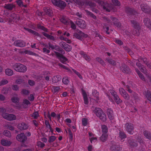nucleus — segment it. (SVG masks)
<instances>
[{"label":"nucleus","mask_w":151,"mask_h":151,"mask_svg":"<svg viewBox=\"0 0 151 151\" xmlns=\"http://www.w3.org/2000/svg\"><path fill=\"white\" fill-rule=\"evenodd\" d=\"M73 36L78 39L82 40L83 38L87 37H88V35L81 31L77 29L73 33Z\"/></svg>","instance_id":"7ed1b4c3"},{"label":"nucleus","mask_w":151,"mask_h":151,"mask_svg":"<svg viewBox=\"0 0 151 151\" xmlns=\"http://www.w3.org/2000/svg\"><path fill=\"white\" fill-rule=\"evenodd\" d=\"M4 119L9 121H12L16 119V116L13 114H9L7 113L3 117Z\"/></svg>","instance_id":"f8f14e48"},{"label":"nucleus","mask_w":151,"mask_h":151,"mask_svg":"<svg viewBox=\"0 0 151 151\" xmlns=\"http://www.w3.org/2000/svg\"><path fill=\"white\" fill-rule=\"evenodd\" d=\"M110 150L111 151H120L122 150V148L119 145L114 144L111 146Z\"/></svg>","instance_id":"2eb2a0df"},{"label":"nucleus","mask_w":151,"mask_h":151,"mask_svg":"<svg viewBox=\"0 0 151 151\" xmlns=\"http://www.w3.org/2000/svg\"><path fill=\"white\" fill-rule=\"evenodd\" d=\"M11 91V88L10 87L3 88L1 90L2 93L4 94H7Z\"/></svg>","instance_id":"bb28decb"},{"label":"nucleus","mask_w":151,"mask_h":151,"mask_svg":"<svg viewBox=\"0 0 151 151\" xmlns=\"http://www.w3.org/2000/svg\"><path fill=\"white\" fill-rule=\"evenodd\" d=\"M13 44L16 46L20 47H23L25 45V43L24 41L19 40H15Z\"/></svg>","instance_id":"ddd939ff"},{"label":"nucleus","mask_w":151,"mask_h":151,"mask_svg":"<svg viewBox=\"0 0 151 151\" xmlns=\"http://www.w3.org/2000/svg\"><path fill=\"white\" fill-rule=\"evenodd\" d=\"M55 54L57 57L58 59L62 63L65 64L66 63V62L68 61V59L63 55L60 54V53L55 51Z\"/></svg>","instance_id":"39448f33"},{"label":"nucleus","mask_w":151,"mask_h":151,"mask_svg":"<svg viewBox=\"0 0 151 151\" xmlns=\"http://www.w3.org/2000/svg\"><path fill=\"white\" fill-rule=\"evenodd\" d=\"M143 21L145 25L148 28L151 29V20L147 18H145L144 19Z\"/></svg>","instance_id":"a211bd4d"},{"label":"nucleus","mask_w":151,"mask_h":151,"mask_svg":"<svg viewBox=\"0 0 151 151\" xmlns=\"http://www.w3.org/2000/svg\"><path fill=\"white\" fill-rule=\"evenodd\" d=\"M119 137L122 139L127 137V136L124 132L120 130Z\"/></svg>","instance_id":"4c0bfd02"},{"label":"nucleus","mask_w":151,"mask_h":151,"mask_svg":"<svg viewBox=\"0 0 151 151\" xmlns=\"http://www.w3.org/2000/svg\"><path fill=\"white\" fill-rule=\"evenodd\" d=\"M107 114L110 120H113L114 119L113 111L111 109H108L107 110Z\"/></svg>","instance_id":"412c9836"},{"label":"nucleus","mask_w":151,"mask_h":151,"mask_svg":"<svg viewBox=\"0 0 151 151\" xmlns=\"http://www.w3.org/2000/svg\"><path fill=\"white\" fill-rule=\"evenodd\" d=\"M110 92L111 93V94L112 95V96H113V98L114 97H116V96L117 95V93L116 92H115L114 90H110Z\"/></svg>","instance_id":"338daca9"},{"label":"nucleus","mask_w":151,"mask_h":151,"mask_svg":"<svg viewBox=\"0 0 151 151\" xmlns=\"http://www.w3.org/2000/svg\"><path fill=\"white\" fill-rule=\"evenodd\" d=\"M114 99L116 103L119 104L122 102V101L119 98V96L117 95L114 98Z\"/></svg>","instance_id":"f704fd0d"},{"label":"nucleus","mask_w":151,"mask_h":151,"mask_svg":"<svg viewBox=\"0 0 151 151\" xmlns=\"http://www.w3.org/2000/svg\"><path fill=\"white\" fill-rule=\"evenodd\" d=\"M44 12L46 14L49 16H52L53 14L52 10L49 7L44 8Z\"/></svg>","instance_id":"a878e982"},{"label":"nucleus","mask_w":151,"mask_h":151,"mask_svg":"<svg viewBox=\"0 0 151 151\" xmlns=\"http://www.w3.org/2000/svg\"><path fill=\"white\" fill-rule=\"evenodd\" d=\"M39 116L38 112L36 111H35L32 114L31 116L33 117L35 119H37Z\"/></svg>","instance_id":"49530a36"},{"label":"nucleus","mask_w":151,"mask_h":151,"mask_svg":"<svg viewBox=\"0 0 151 151\" xmlns=\"http://www.w3.org/2000/svg\"><path fill=\"white\" fill-rule=\"evenodd\" d=\"M6 112V110L3 107L0 108V113L1 114V115L3 117L7 113Z\"/></svg>","instance_id":"ea45409f"},{"label":"nucleus","mask_w":151,"mask_h":151,"mask_svg":"<svg viewBox=\"0 0 151 151\" xmlns=\"http://www.w3.org/2000/svg\"><path fill=\"white\" fill-rule=\"evenodd\" d=\"M60 3L58 7L61 9H64L66 6V3L64 1L61 0H60Z\"/></svg>","instance_id":"473e14b6"},{"label":"nucleus","mask_w":151,"mask_h":151,"mask_svg":"<svg viewBox=\"0 0 151 151\" xmlns=\"http://www.w3.org/2000/svg\"><path fill=\"white\" fill-rule=\"evenodd\" d=\"M110 18L112 20L114 25H115L118 27H121V24L119 21L118 19L112 17H111Z\"/></svg>","instance_id":"aec40b11"},{"label":"nucleus","mask_w":151,"mask_h":151,"mask_svg":"<svg viewBox=\"0 0 151 151\" xmlns=\"http://www.w3.org/2000/svg\"><path fill=\"white\" fill-rule=\"evenodd\" d=\"M127 142L131 147H134L137 146V144L136 140L130 137L127 138Z\"/></svg>","instance_id":"9b49d317"},{"label":"nucleus","mask_w":151,"mask_h":151,"mask_svg":"<svg viewBox=\"0 0 151 151\" xmlns=\"http://www.w3.org/2000/svg\"><path fill=\"white\" fill-rule=\"evenodd\" d=\"M115 42L120 45H122L123 44V42L120 40L116 39L115 40Z\"/></svg>","instance_id":"774afa93"},{"label":"nucleus","mask_w":151,"mask_h":151,"mask_svg":"<svg viewBox=\"0 0 151 151\" xmlns=\"http://www.w3.org/2000/svg\"><path fill=\"white\" fill-rule=\"evenodd\" d=\"M12 101L14 103H16L18 102L19 98L17 97H14L11 98Z\"/></svg>","instance_id":"4d7b16f0"},{"label":"nucleus","mask_w":151,"mask_h":151,"mask_svg":"<svg viewBox=\"0 0 151 151\" xmlns=\"http://www.w3.org/2000/svg\"><path fill=\"white\" fill-rule=\"evenodd\" d=\"M1 143L3 146L7 147L10 146L12 144V142L11 141L4 139H1Z\"/></svg>","instance_id":"dca6fc26"},{"label":"nucleus","mask_w":151,"mask_h":151,"mask_svg":"<svg viewBox=\"0 0 151 151\" xmlns=\"http://www.w3.org/2000/svg\"><path fill=\"white\" fill-rule=\"evenodd\" d=\"M113 4L115 6H120V2L118 0H111Z\"/></svg>","instance_id":"79ce46f5"},{"label":"nucleus","mask_w":151,"mask_h":151,"mask_svg":"<svg viewBox=\"0 0 151 151\" xmlns=\"http://www.w3.org/2000/svg\"><path fill=\"white\" fill-rule=\"evenodd\" d=\"M86 12L88 15H90L91 17H92L94 19H96V17L91 12L88 11H86Z\"/></svg>","instance_id":"864d4df0"},{"label":"nucleus","mask_w":151,"mask_h":151,"mask_svg":"<svg viewBox=\"0 0 151 151\" xmlns=\"http://www.w3.org/2000/svg\"><path fill=\"white\" fill-rule=\"evenodd\" d=\"M139 69L141 71L144 73L146 74L147 73V70L143 66H142Z\"/></svg>","instance_id":"bf43d9fd"},{"label":"nucleus","mask_w":151,"mask_h":151,"mask_svg":"<svg viewBox=\"0 0 151 151\" xmlns=\"http://www.w3.org/2000/svg\"><path fill=\"white\" fill-rule=\"evenodd\" d=\"M87 119L86 118H83L82 119V124L84 126H86L87 125Z\"/></svg>","instance_id":"3c124183"},{"label":"nucleus","mask_w":151,"mask_h":151,"mask_svg":"<svg viewBox=\"0 0 151 151\" xmlns=\"http://www.w3.org/2000/svg\"><path fill=\"white\" fill-rule=\"evenodd\" d=\"M63 82L65 84H67L69 81L67 77H65L63 79Z\"/></svg>","instance_id":"de8ad7c7"},{"label":"nucleus","mask_w":151,"mask_h":151,"mask_svg":"<svg viewBox=\"0 0 151 151\" xmlns=\"http://www.w3.org/2000/svg\"><path fill=\"white\" fill-rule=\"evenodd\" d=\"M82 94L84 101V103L86 105H87L88 103V100L87 95L84 90L82 91Z\"/></svg>","instance_id":"393cba45"},{"label":"nucleus","mask_w":151,"mask_h":151,"mask_svg":"<svg viewBox=\"0 0 151 151\" xmlns=\"http://www.w3.org/2000/svg\"><path fill=\"white\" fill-rule=\"evenodd\" d=\"M8 81L6 79L2 80L0 82V86L6 84L8 83Z\"/></svg>","instance_id":"13d9d810"},{"label":"nucleus","mask_w":151,"mask_h":151,"mask_svg":"<svg viewBox=\"0 0 151 151\" xmlns=\"http://www.w3.org/2000/svg\"><path fill=\"white\" fill-rule=\"evenodd\" d=\"M125 11L127 14L129 15H135L137 14V12L134 9L129 7H126Z\"/></svg>","instance_id":"4468645a"},{"label":"nucleus","mask_w":151,"mask_h":151,"mask_svg":"<svg viewBox=\"0 0 151 151\" xmlns=\"http://www.w3.org/2000/svg\"><path fill=\"white\" fill-rule=\"evenodd\" d=\"M133 97L135 101H138L139 100V98L138 96L137 95L136 93H134L133 94Z\"/></svg>","instance_id":"680f3d73"},{"label":"nucleus","mask_w":151,"mask_h":151,"mask_svg":"<svg viewBox=\"0 0 151 151\" xmlns=\"http://www.w3.org/2000/svg\"><path fill=\"white\" fill-rule=\"evenodd\" d=\"M12 67L15 71L20 73H24L26 71L27 69L25 65L20 63L14 64L13 65Z\"/></svg>","instance_id":"f03ea898"},{"label":"nucleus","mask_w":151,"mask_h":151,"mask_svg":"<svg viewBox=\"0 0 151 151\" xmlns=\"http://www.w3.org/2000/svg\"><path fill=\"white\" fill-rule=\"evenodd\" d=\"M93 112L96 115L99 117L100 119L103 122H105L106 119V116L104 112L102 110L99 108L96 107Z\"/></svg>","instance_id":"f257e3e1"},{"label":"nucleus","mask_w":151,"mask_h":151,"mask_svg":"<svg viewBox=\"0 0 151 151\" xmlns=\"http://www.w3.org/2000/svg\"><path fill=\"white\" fill-rule=\"evenodd\" d=\"M5 73L6 75L11 76L13 74V71L9 68H7L5 70Z\"/></svg>","instance_id":"c9c22d12"},{"label":"nucleus","mask_w":151,"mask_h":151,"mask_svg":"<svg viewBox=\"0 0 151 151\" xmlns=\"http://www.w3.org/2000/svg\"><path fill=\"white\" fill-rule=\"evenodd\" d=\"M24 29L29 32V33H32L35 36H40V34L37 32H36V31H34L33 30H32V29L28 28H24Z\"/></svg>","instance_id":"cd10ccee"},{"label":"nucleus","mask_w":151,"mask_h":151,"mask_svg":"<svg viewBox=\"0 0 151 151\" xmlns=\"http://www.w3.org/2000/svg\"><path fill=\"white\" fill-rule=\"evenodd\" d=\"M49 46L50 47L52 48V49H55L57 51H58L59 50V49L60 47L56 45H52L50 44V43H49Z\"/></svg>","instance_id":"a19ab883"},{"label":"nucleus","mask_w":151,"mask_h":151,"mask_svg":"<svg viewBox=\"0 0 151 151\" xmlns=\"http://www.w3.org/2000/svg\"><path fill=\"white\" fill-rule=\"evenodd\" d=\"M143 134L147 138L151 140V133L150 132L145 130L144 131Z\"/></svg>","instance_id":"c85d7f7f"},{"label":"nucleus","mask_w":151,"mask_h":151,"mask_svg":"<svg viewBox=\"0 0 151 151\" xmlns=\"http://www.w3.org/2000/svg\"><path fill=\"white\" fill-rule=\"evenodd\" d=\"M29 91L26 89H22L21 91V93L24 95L29 94Z\"/></svg>","instance_id":"052dcab7"},{"label":"nucleus","mask_w":151,"mask_h":151,"mask_svg":"<svg viewBox=\"0 0 151 151\" xmlns=\"http://www.w3.org/2000/svg\"><path fill=\"white\" fill-rule=\"evenodd\" d=\"M60 88L59 86H53L52 91L54 93H57L59 91Z\"/></svg>","instance_id":"37998d69"},{"label":"nucleus","mask_w":151,"mask_h":151,"mask_svg":"<svg viewBox=\"0 0 151 151\" xmlns=\"http://www.w3.org/2000/svg\"><path fill=\"white\" fill-rule=\"evenodd\" d=\"M60 20L64 24H67L68 23V20L64 17H62L60 19Z\"/></svg>","instance_id":"a18cd8bd"},{"label":"nucleus","mask_w":151,"mask_h":151,"mask_svg":"<svg viewBox=\"0 0 151 151\" xmlns=\"http://www.w3.org/2000/svg\"><path fill=\"white\" fill-rule=\"evenodd\" d=\"M141 10L145 13L149 14L150 12V8L149 6L146 4H142L140 5Z\"/></svg>","instance_id":"0eeeda50"},{"label":"nucleus","mask_w":151,"mask_h":151,"mask_svg":"<svg viewBox=\"0 0 151 151\" xmlns=\"http://www.w3.org/2000/svg\"><path fill=\"white\" fill-rule=\"evenodd\" d=\"M132 26L134 28L137 30H139L140 29L139 24L137 23V21L132 20L131 21Z\"/></svg>","instance_id":"4be33fe9"},{"label":"nucleus","mask_w":151,"mask_h":151,"mask_svg":"<svg viewBox=\"0 0 151 151\" xmlns=\"http://www.w3.org/2000/svg\"><path fill=\"white\" fill-rule=\"evenodd\" d=\"M76 24L81 28H85L86 26L85 22L81 20H77Z\"/></svg>","instance_id":"f3484780"},{"label":"nucleus","mask_w":151,"mask_h":151,"mask_svg":"<svg viewBox=\"0 0 151 151\" xmlns=\"http://www.w3.org/2000/svg\"><path fill=\"white\" fill-rule=\"evenodd\" d=\"M18 128L21 130H25L28 128V126L26 123L22 122L18 124Z\"/></svg>","instance_id":"6ab92c4d"},{"label":"nucleus","mask_w":151,"mask_h":151,"mask_svg":"<svg viewBox=\"0 0 151 151\" xmlns=\"http://www.w3.org/2000/svg\"><path fill=\"white\" fill-rule=\"evenodd\" d=\"M119 93L125 99L129 100V96L125 90L122 88L119 89Z\"/></svg>","instance_id":"6e6552de"},{"label":"nucleus","mask_w":151,"mask_h":151,"mask_svg":"<svg viewBox=\"0 0 151 151\" xmlns=\"http://www.w3.org/2000/svg\"><path fill=\"white\" fill-rule=\"evenodd\" d=\"M12 88L13 90L15 91H17L19 90V86L16 85H13L12 86Z\"/></svg>","instance_id":"603ef678"},{"label":"nucleus","mask_w":151,"mask_h":151,"mask_svg":"<svg viewBox=\"0 0 151 151\" xmlns=\"http://www.w3.org/2000/svg\"><path fill=\"white\" fill-rule=\"evenodd\" d=\"M101 128L103 134H107L108 132V129L106 126L105 125H103L102 126Z\"/></svg>","instance_id":"58836bf2"},{"label":"nucleus","mask_w":151,"mask_h":151,"mask_svg":"<svg viewBox=\"0 0 151 151\" xmlns=\"http://www.w3.org/2000/svg\"><path fill=\"white\" fill-rule=\"evenodd\" d=\"M56 139L55 137L52 136L49 137V139L48 141L50 143L52 142H54Z\"/></svg>","instance_id":"5fc2aeb1"},{"label":"nucleus","mask_w":151,"mask_h":151,"mask_svg":"<svg viewBox=\"0 0 151 151\" xmlns=\"http://www.w3.org/2000/svg\"><path fill=\"white\" fill-rule=\"evenodd\" d=\"M42 34L45 36L48 39L52 40L53 41H54L55 40V38L52 36L51 35L44 32L42 33Z\"/></svg>","instance_id":"72a5a7b5"},{"label":"nucleus","mask_w":151,"mask_h":151,"mask_svg":"<svg viewBox=\"0 0 151 151\" xmlns=\"http://www.w3.org/2000/svg\"><path fill=\"white\" fill-rule=\"evenodd\" d=\"M62 78L61 76L57 75L54 76L52 78V81L54 83H56L59 81H60Z\"/></svg>","instance_id":"c756f323"},{"label":"nucleus","mask_w":151,"mask_h":151,"mask_svg":"<svg viewBox=\"0 0 151 151\" xmlns=\"http://www.w3.org/2000/svg\"><path fill=\"white\" fill-rule=\"evenodd\" d=\"M92 95L95 98L97 102L99 101V93L96 90H94L92 92Z\"/></svg>","instance_id":"5701e85b"},{"label":"nucleus","mask_w":151,"mask_h":151,"mask_svg":"<svg viewBox=\"0 0 151 151\" xmlns=\"http://www.w3.org/2000/svg\"><path fill=\"white\" fill-rule=\"evenodd\" d=\"M108 135L107 134H103L100 139L102 142H104L107 140Z\"/></svg>","instance_id":"7c9ffc66"},{"label":"nucleus","mask_w":151,"mask_h":151,"mask_svg":"<svg viewBox=\"0 0 151 151\" xmlns=\"http://www.w3.org/2000/svg\"><path fill=\"white\" fill-rule=\"evenodd\" d=\"M145 96L147 98V99L151 102V94L150 91L147 90L145 91Z\"/></svg>","instance_id":"2f4dec72"},{"label":"nucleus","mask_w":151,"mask_h":151,"mask_svg":"<svg viewBox=\"0 0 151 151\" xmlns=\"http://www.w3.org/2000/svg\"><path fill=\"white\" fill-rule=\"evenodd\" d=\"M73 72L75 73L81 79H83V77L79 73L76 71L75 70H73Z\"/></svg>","instance_id":"69168bd1"},{"label":"nucleus","mask_w":151,"mask_h":151,"mask_svg":"<svg viewBox=\"0 0 151 151\" xmlns=\"http://www.w3.org/2000/svg\"><path fill=\"white\" fill-rule=\"evenodd\" d=\"M120 70L122 72L126 74H130L132 72L130 69L124 64H122L120 67Z\"/></svg>","instance_id":"9d476101"},{"label":"nucleus","mask_w":151,"mask_h":151,"mask_svg":"<svg viewBox=\"0 0 151 151\" xmlns=\"http://www.w3.org/2000/svg\"><path fill=\"white\" fill-rule=\"evenodd\" d=\"M132 33L133 35L136 36H138L140 34L139 30H137L136 29L133 30Z\"/></svg>","instance_id":"8fccbe9b"},{"label":"nucleus","mask_w":151,"mask_h":151,"mask_svg":"<svg viewBox=\"0 0 151 151\" xmlns=\"http://www.w3.org/2000/svg\"><path fill=\"white\" fill-rule=\"evenodd\" d=\"M68 130L69 135V137L71 139H73V135L71 130L69 128L68 129Z\"/></svg>","instance_id":"e2e57ef3"},{"label":"nucleus","mask_w":151,"mask_h":151,"mask_svg":"<svg viewBox=\"0 0 151 151\" xmlns=\"http://www.w3.org/2000/svg\"><path fill=\"white\" fill-rule=\"evenodd\" d=\"M105 60H107L109 64L113 65H116V62L111 59L106 58Z\"/></svg>","instance_id":"e433bc0d"},{"label":"nucleus","mask_w":151,"mask_h":151,"mask_svg":"<svg viewBox=\"0 0 151 151\" xmlns=\"http://www.w3.org/2000/svg\"><path fill=\"white\" fill-rule=\"evenodd\" d=\"M96 60L98 62H99L102 65H104L105 64V63L104 62V61L103 60L101 59L99 57L97 58H96Z\"/></svg>","instance_id":"6e6d98bb"},{"label":"nucleus","mask_w":151,"mask_h":151,"mask_svg":"<svg viewBox=\"0 0 151 151\" xmlns=\"http://www.w3.org/2000/svg\"><path fill=\"white\" fill-rule=\"evenodd\" d=\"M125 127L126 131L129 134H132L134 133V126L133 124L130 122L127 123Z\"/></svg>","instance_id":"20e7f679"},{"label":"nucleus","mask_w":151,"mask_h":151,"mask_svg":"<svg viewBox=\"0 0 151 151\" xmlns=\"http://www.w3.org/2000/svg\"><path fill=\"white\" fill-rule=\"evenodd\" d=\"M4 8L9 10H12L13 8L15 7V6L13 4H5Z\"/></svg>","instance_id":"b1692460"},{"label":"nucleus","mask_w":151,"mask_h":151,"mask_svg":"<svg viewBox=\"0 0 151 151\" xmlns=\"http://www.w3.org/2000/svg\"><path fill=\"white\" fill-rule=\"evenodd\" d=\"M45 145L44 143L40 141L38 142L37 144V145L38 146L40 147H44Z\"/></svg>","instance_id":"0e129e2a"},{"label":"nucleus","mask_w":151,"mask_h":151,"mask_svg":"<svg viewBox=\"0 0 151 151\" xmlns=\"http://www.w3.org/2000/svg\"><path fill=\"white\" fill-rule=\"evenodd\" d=\"M17 140L22 143H24L27 139V137L23 133L18 134L16 137Z\"/></svg>","instance_id":"423d86ee"},{"label":"nucleus","mask_w":151,"mask_h":151,"mask_svg":"<svg viewBox=\"0 0 151 151\" xmlns=\"http://www.w3.org/2000/svg\"><path fill=\"white\" fill-rule=\"evenodd\" d=\"M59 45L62 47L66 51L69 52L72 49L70 45L63 42H60Z\"/></svg>","instance_id":"1a4fd4ad"},{"label":"nucleus","mask_w":151,"mask_h":151,"mask_svg":"<svg viewBox=\"0 0 151 151\" xmlns=\"http://www.w3.org/2000/svg\"><path fill=\"white\" fill-rule=\"evenodd\" d=\"M3 134L6 136L8 137H10L11 136L10 132L7 130L4 131L3 132Z\"/></svg>","instance_id":"c03bdc74"},{"label":"nucleus","mask_w":151,"mask_h":151,"mask_svg":"<svg viewBox=\"0 0 151 151\" xmlns=\"http://www.w3.org/2000/svg\"><path fill=\"white\" fill-rule=\"evenodd\" d=\"M86 3L87 5L91 7H95L96 5L95 3L90 1H88Z\"/></svg>","instance_id":"09e8293b"}]
</instances>
